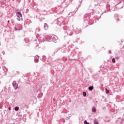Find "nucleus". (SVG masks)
Here are the masks:
<instances>
[{"label": "nucleus", "mask_w": 124, "mask_h": 124, "mask_svg": "<svg viewBox=\"0 0 124 124\" xmlns=\"http://www.w3.org/2000/svg\"><path fill=\"white\" fill-rule=\"evenodd\" d=\"M83 95L84 96H86L87 95V93H86V92H83Z\"/></svg>", "instance_id": "nucleus-8"}, {"label": "nucleus", "mask_w": 124, "mask_h": 124, "mask_svg": "<svg viewBox=\"0 0 124 124\" xmlns=\"http://www.w3.org/2000/svg\"><path fill=\"white\" fill-rule=\"evenodd\" d=\"M106 93H109V90H108L107 88H106Z\"/></svg>", "instance_id": "nucleus-10"}, {"label": "nucleus", "mask_w": 124, "mask_h": 124, "mask_svg": "<svg viewBox=\"0 0 124 124\" xmlns=\"http://www.w3.org/2000/svg\"><path fill=\"white\" fill-rule=\"evenodd\" d=\"M94 124H98V123H97V122H96V121H95Z\"/></svg>", "instance_id": "nucleus-12"}, {"label": "nucleus", "mask_w": 124, "mask_h": 124, "mask_svg": "<svg viewBox=\"0 0 124 124\" xmlns=\"http://www.w3.org/2000/svg\"><path fill=\"white\" fill-rule=\"evenodd\" d=\"M89 91H93V86H90L89 87Z\"/></svg>", "instance_id": "nucleus-4"}, {"label": "nucleus", "mask_w": 124, "mask_h": 124, "mask_svg": "<svg viewBox=\"0 0 124 124\" xmlns=\"http://www.w3.org/2000/svg\"><path fill=\"white\" fill-rule=\"evenodd\" d=\"M15 111H18V110H19V108L18 107H16L15 108Z\"/></svg>", "instance_id": "nucleus-6"}, {"label": "nucleus", "mask_w": 124, "mask_h": 124, "mask_svg": "<svg viewBox=\"0 0 124 124\" xmlns=\"http://www.w3.org/2000/svg\"><path fill=\"white\" fill-rule=\"evenodd\" d=\"M92 111H93V112H96V108H92Z\"/></svg>", "instance_id": "nucleus-5"}, {"label": "nucleus", "mask_w": 124, "mask_h": 124, "mask_svg": "<svg viewBox=\"0 0 124 124\" xmlns=\"http://www.w3.org/2000/svg\"><path fill=\"white\" fill-rule=\"evenodd\" d=\"M44 28H45V30H47V29L48 28V25L46 23L45 24Z\"/></svg>", "instance_id": "nucleus-3"}, {"label": "nucleus", "mask_w": 124, "mask_h": 124, "mask_svg": "<svg viewBox=\"0 0 124 124\" xmlns=\"http://www.w3.org/2000/svg\"><path fill=\"white\" fill-rule=\"evenodd\" d=\"M16 16V19L18 20V21H23V16H22V14H21V13L17 12Z\"/></svg>", "instance_id": "nucleus-1"}, {"label": "nucleus", "mask_w": 124, "mask_h": 124, "mask_svg": "<svg viewBox=\"0 0 124 124\" xmlns=\"http://www.w3.org/2000/svg\"><path fill=\"white\" fill-rule=\"evenodd\" d=\"M9 20L8 21V23H9Z\"/></svg>", "instance_id": "nucleus-14"}, {"label": "nucleus", "mask_w": 124, "mask_h": 124, "mask_svg": "<svg viewBox=\"0 0 124 124\" xmlns=\"http://www.w3.org/2000/svg\"><path fill=\"white\" fill-rule=\"evenodd\" d=\"M112 62H113L114 63H115V62H116V60H115V58H113V59H112Z\"/></svg>", "instance_id": "nucleus-7"}, {"label": "nucleus", "mask_w": 124, "mask_h": 124, "mask_svg": "<svg viewBox=\"0 0 124 124\" xmlns=\"http://www.w3.org/2000/svg\"><path fill=\"white\" fill-rule=\"evenodd\" d=\"M9 110H11V107H9Z\"/></svg>", "instance_id": "nucleus-13"}, {"label": "nucleus", "mask_w": 124, "mask_h": 124, "mask_svg": "<svg viewBox=\"0 0 124 124\" xmlns=\"http://www.w3.org/2000/svg\"><path fill=\"white\" fill-rule=\"evenodd\" d=\"M35 62H38V59H35Z\"/></svg>", "instance_id": "nucleus-11"}, {"label": "nucleus", "mask_w": 124, "mask_h": 124, "mask_svg": "<svg viewBox=\"0 0 124 124\" xmlns=\"http://www.w3.org/2000/svg\"><path fill=\"white\" fill-rule=\"evenodd\" d=\"M84 124H90V123H88V122H87V120H85L84 121Z\"/></svg>", "instance_id": "nucleus-9"}, {"label": "nucleus", "mask_w": 124, "mask_h": 124, "mask_svg": "<svg viewBox=\"0 0 124 124\" xmlns=\"http://www.w3.org/2000/svg\"><path fill=\"white\" fill-rule=\"evenodd\" d=\"M13 86L15 88V90H17L18 88V84L16 83V81L13 82Z\"/></svg>", "instance_id": "nucleus-2"}]
</instances>
